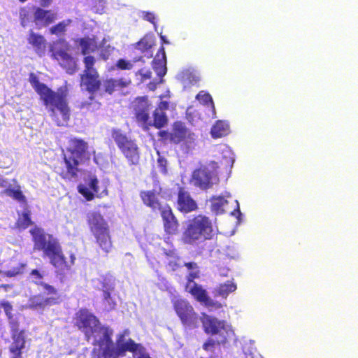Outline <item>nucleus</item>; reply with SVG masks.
<instances>
[{
  "label": "nucleus",
  "instance_id": "2eb2a0df",
  "mask_svg": "<svg viewBox=\"0 0 358 358\" xmlns=\"http://www.w3.org/2000/svg\"><path fill=\"white\" fill-rule=\"evenodd\" d=\"M185 289L194 298L195 300L203 303L207 307H222L220 303H215L212 299H210L208 296L206 290L203 289L201 285L194 281L193 282L187 281Z\"/></svg>",
  "mask_w": 358,
  "mask_h": 358
},
{
  "label": "nucleus",
  "instance_id": "4d7b16f0",
  "mask_svg": "<svg viewBox=\"0 0 358 358\" xmlns=\"http://www.w3.org/2000/svg\"><path fill=\"white\" fill-rule=\"evenodd\" d=\"M164 255L167 257H170L171 259H180V257L177 255L176 250H165Z\"/></svg>",
  "mask_w": 358,
  "mask_h": 358
},
{
  "label": "nucleus",
  "instance_id": "de8ad7c7",
  "mask_svg": "<svg viewBox=\"0 0 358 358\" xmlns=\"http://www.w3.org/2000/svg\"><path fill=\"white\" fill-rule=\"evenodd\" d=\"M179 260L180 259H170L166 266L167 270L171 272L178 270L181 266Z\"/></svg>",
  "mask_w": 358,
  "mask_h": 358
},
{
  "label": "nucleus",
  "instance_id": "49530a36",
  "mask_svg": "<svg viewBox=\"0 0 358 358\" xmlns=\"http://www.w3.org/2000/svg\"><path fill=\"white\" fill-rule=\"evenodd\" d=\"M135 75L136 76H139L141 77L140 78V81L141 83H143L146 80H148V79L151 78V77H152V72L149 69L145 70L144 69H139L138 71H136L135 73Z\"/></svg>",
  "mask_w": 358,
  "mask_h": 358
},
{
  "label": "nucleus",
  "instance_id": "72a5a7b5",
  "mask_svg": "<svg viewBox=\"0 0 358 358\" xmlns=\"http://www.w3.org/2000/svg\"><path fill=\"white\" fill-rule=\"evenodd\" d=\"M34 223L31 219V213L29 210H24L19 216L15 222V228L20 230H24L32 225Z\"/></svg>",
  "mask_w": 358,
  "mask_h": 358
},
{
  "label": "nucleus",
  "instance_id": "4c0bfd02",
  "mask_svg": "<svg viewBox=\"0 0 358 358\" xmlns=\"http://www.w3.org/2000/svg\"><path fill=\"white\" fill-rule=\"evenodd\" d=\"M196 99L201 104L210 107L212 110L215 111V105L211 95L205 91H200L196 96Z\"/></svg>",
  "mask_w": 358,
  "mask_h": 358
},
{
  "label": "nucleus",
  "instance_id": "4be33fe9",
  "mask_svg": "<svg viewBox=\"0 0 358 358\" xmlns=\"http://www.w3.org/2000/svg\"><path fill=\"white\" fill-rule=\"evenodd\" d=\"M27 42L33 48L38 56L40 57L45 56L47 48V41L42 34L36 33L32 29L29 30L27 36Z\"/></svg>",
  "mask_w": 358,
  "mask_h": 358
},
{
  "label": "nucleus",
  "instance_id": "5fc2aeb1",
  "mask_svg": "<svg viewBox=\"0 0 358 358\" xmlns=\"http://www.w3.org/2000/svg\"><path fill=\"white\" fill-rule=\"evenodd\" d=\"M30 275L33 277V282L36 284V281H41L43 275L37 269H33Z\"/></svg>",
  "mask_w": 358,
  "mask_h": 358
},
{
  "label": "nucleus",
  "instance_id": "9b49d317",
  "mask_svg": "<svg viewBox=\"0 0 358 358\" xmlns=\"http://www.w3.org/2000/svg\"><path fill=\"white\" fill-rule=\"evenodd\" d=\"M215 173L207 166H200L192 175L191 181L194 185L202 190H207L213 185Z\"/></svg>",
  "mask_w": 358,
  "mask_h": 358
},
{
  "label": "nucleus",
  "instance_id": "1a4fd4ad",
  "mask_svg": "<svg viewBox=\"0 0 358 358\" xmlns=\"http://www.w3.org/2000/svg\"><path fill=\"white\" fill-rule=\"evenodd\" d=\"M75 325L81 330L87 341L96 331L100 322L99 319L86 308L80 309L75 317Z\"/></svg>",
  "mask_w": 358,
  "mask_h": 358
},
{
  "label": "nucleus",
  "instance_id": "4468645a",
  "mask_svg": "<svg viewBox=\"0 0 358 358\" xmlns=\"http://www.w3.org/2000/svg\"><path fill=\"white\" fill-rule=\"evenodd\" d=\"M162 188L157 185L152 190H144L140 192V197L145 206L149 207L153 212H159L164 205L159 200Z\"/></svg>",
  "mask_w": 358,
  "mask_h": 358
},
{
  "label": "nucleus",
  "instance_id": "0e129e2a",
  "mask_svg": "<svg viewBox=\"0 0 358 358\" xmlns=\"http://www.w3.org/2000/svg\"><path fill=\"white\" fill-rule=\"evenodd\" d=\"M160 38H161L162 43H166V44L169 43V42L166 40V36L161 35Z\"/></svg>",
  "mask_w": 358,
  "mask_h": 358
},
{
  "label": "nucleus",
  "instance_id": "052dcab7",
  "mask_svg": "<svg viewBox=\"0 0 358 358\" xmlns=\"http://www.w3.org/2000/svg\"><path fill=\"white\" fill-rule=\"evenodd\" d=\"M159 83H155V82H150L148 84V88L150 90V91H155L156 89H157V84Z\"/></svg>",
  "mask_w": 358,
  "mask_h": 358
},
{
  "label": "nucleus",
  "instance_id": "7ed1b4c3",
  "mask_svg": "<svg viewBox=\"0 0 358 358\" xmlns=\"http://www.w3.org/2000/svg\"><path fill=\"white\" fill-rule=\"evenodd\" d=\"M88 143L78 138H71L66 152L62 154L63 166L59 167L57 172L64 180H72L78 176L79 165L83 160H89Z\"/></svg>",
  "mask_w": 358,
  "mask_h": 358
},
{
  "label": "nucleus",
  "instance_id": "f257e3e1",
  "mask_svg": "<svg viewBox=\"0 0 358 358\" xmlns=\"http://www.w3.org/2000/svg\"><path fill=\"white\" fill-rule=\"evenodd\" d=\"M29 81L39 95L43 105L49 108L50 116L56 124L59 127L66 126L71 116L68 88L66 86L61 87L55 92L41 83L34 73H29Z\"/></svg>",
  "mask_w": 358,
  "mask_h": 358
},
{
  "label": "nucleus",
  "instance_id": "5701e85b",
  "mask_svg": "<svg viewBox=\"0 0 358 358\" xmlns=\"http://www.w3.org/2000/svg\"><path fill=\"white\" fill-rule=\"evenodd\" d=\"M76 43L80 48V52L85 57L91 56L90 54L100 50L101 45H99L96 36H88L78 38Z\"/></svg>",
  "mask_w": 358,
  "mask_h": 358
},
{
  "label": "nucleus",
  "instance_id": "13d9d810",
  "mask_svg": "<svg viewBox=\"0 0 358 358\" xmlns=\"http://www.w3.org/2000/svg\"><path fill=\"white\" fill-rule=\"evenodd\" d=\"M113 290H103V297L105 301H106L108 304H111L110 301H112L111 299V294L110 292Z\"/></svg>",
  "mask_w": 358,
  "mask_h": 358
},
{
  "label": "nucleus",
  "instance_id": "c756f323",
  "mask_svg": "<svg viewBox=\"0 0 358 358\" xmlns=\"http://www.w3.org/2000/svg\"><path fill=\"white\" fill-rule=\"evenodd\" d=\"M153 122H150L149 126H152L156 129H160L168 124V117L166 112H162L155 110L152 114Z\"/></svg>",
  "mask_w": 358,
  "mask_h": 358
},
{
  "label": "nucleus",
  "instance_id": "ddd939ff",
  "mask_svg": "<svg viewBox=\"0 0 358 358\" xmlns=\"http://www.w3.org/2000/svg\"><path fill=\"white\" fill-rule=\"evenodd\" d=\"M19 322L16 321V327L10 325L13 342L9 346V352L14 355L13 358H22V350L25 348L26 340L24 331H19Z\"/></svg>",
  "mask_w": 358,
  "mask_h": 358
},
{
  "label": "nucleus",
  "instance_id": "680f3d73",
  "mask_svg": "<svg viewBox=\"0 0 358 358\" xmlns=\"http://www.w3.org/2000/svg\"><path fill=\"white\" fill-rule=\"evenodd\" d=\"M13 287V285L12 284H1L0 285V289H3L6 292L12 289Z\"/></svg>",
  "mask_w": 358,
  "mask_h": 358
},
{
  "label": "nucleus",
  "instance_id": "dca6fc26",
  "mask_svg": "<svg viewBox=\"0 0 358 358\" xmlns=\"http://www.w3.org/2000/svg\"><path fill=\"white\" fill-rule=\"evenodd\" d=\"M164 232L168 235H176L179 231V222L169 204H165L159 211Z\"/></svg>",
  "mask_w": 358,
  "mask_h": 358
},
{
  "label": "nucleus",
  "instance_id": "b1692460",
  "mask_svg": "<svg viewBox=\"0 0 358 358\" xmlns=\"http://www.w3.org/2000/svg\"><path fill=\"white\" fill-rule=\"evenodd\" d=\"M152 69L157 74V76L160 78V80L159 83H162L164 80L162 79L163 76H164L166 73V57L165 53V49L163 46H161L158 50V52L152 60Z\"/></svg>",
  "mask_w": 358,
  "mask_h": 358
},
{
  "label": "nucleus",
  "instance_id": "473e14b6",
  "mask_svg": "<svg viewBox=\"0 0 358 358\" xmlns=\"http://www.w3.org/2000/svg\"><path fill=\"white\" fill-rule=\"evenodd\" d=\"M72 23L71 19L62 20L55 25L52 26L49 29L48 32L51 35H55L57 36H63L66 31V27Z\"/></svg>",
  "mask_w": 358,
  "mask_h": 358
},
{
  "label": "nucleus",
  "instance_id": "0eeeda50",
  "mask_svg": "<svg viewBox=\"0 0 358 358\" xmlns=\"http://www.w3.org/2000/svg\"><path fill=\"white\" fill-rule=\"evenodd\" d=\"M83 62L85 69L83 74L80 75V86L84 87L85 90L92 94L90 99L93 100L92 94L101 89L102 82L99 72L94 68L96 63L95 57L94 56H86L83 57Z\"/></svg>",
  "mask_w": 358,
  "mask_h": 358
},
{
  "label": "nucleus",
  "instance_id": "774afa93",
  "mask_svg": "<svg viewBox=\"0 0 358 358\" xmlns=\"http://www.w3.org/2000/svg\"><path fill=\"white\" fill-rule=\"evenodd\" d=\"M141 59H142V57H140L138 59H136L134 62L141 60Z\"/></svg>",
  "mask_w": 358,
  "mask_h": 358
},
{
  "label": "nucleus",
  "instance_id": "ea45409f",
  "mask_svg": "<svg viewBox=\"0 0 358 358\" xmlns=\"http://www.w3.org/2000/svg\"><path fill=\"white\" fill-rule=\"evenodd\" d=\"M225 345L224 343L220 342L219 340L213 337L208 338L206 341L203 344V349L206 352H214L216 347Z\"/></svg>",
  "mask_w": 358,
  "mask_h": 358
},
{
  "label": "nucleus",
  "instance_id": "7c9ffc66",
  "mask_svg": "<svg viewBox=\"0 0 358 358\" xmlns=\"http://www.w3.org/2000/svg\"><path fill=\"white\" fill-rule=\"evenodd\" d=\"M155 45V38L150 34H145L139 41L134 44L136 50L145 52L151 49Z\"/></svg>",
  "mask_w": 358,
  "mask_h": 358
},
{
  "label": "nucleus",
  "instance_id": "338daca9",
  "mask_svg": "<svg viewBox=\"0 0 358 358\" xmlns=\"http://www.w3.org/2000/svg\"><path fill=\"white\" fill-rule=\"evenodd\" d=\"M138 358H150L148 354H141Z\"/></svg>",
  "mask_w": 358,
  "mask_h": 358
},
{
  "label": "nucleus",
  "instance_id": "37998d69",
  "mask_svg": "<svg viewBox=\"0 0 358 358\" xmlns=\"http://www.w3.org/2000/svg\"><path fill=\"white\" fill-rule=\"evenodd\" d=\"M117 352V346L113 347V345H106L103 348L102 355L105 358H111L113 357H118Z\"/></svg>",
  "mask_w": 358,
  "mask_h": 358
},
{
  "label": "nucleus",
  "instance_id": "2f4dec72",
  "mask_svg": "<svg viewBox=\"0 0 358 358\" xmlns=\"http://www.w3.org/2000/svg\"><path fill=\"white\" fill-rule=\"evenodd\" d=\"M236 288V285L233 281L228 280L217 286L216 289V294L226 299L230 293L235 292Z\"/></svg>",
  "mask_w": 358,
  "mask_h": 358
},
{
  "label": "nucleus",
  "instance_id": "6e6552de",
  "mask_svg": "<svg viewBox=\"0 0 358 358\" xmlns=\"http://www.w3.org/2000/svg\"><path fill=\"white\" fill-rule=\"evenodd\" d=\"M173 309L182 324L189 329L199 327L200 317L189 301L185 299H176L173 301Z\"/></svg>",
  "mask_w": 358,
  "mask_h": 358
},
{
  "label": "nucleus",
  "instance_id": "20e7f679",
  "mask_svg": "<svg viewBox=\"0 0 358 358\" xmlns=\"http://www.w3.org/2000/svg\"><path fill=\"white\" fill-rule=\"evenodd\" d=\"M213 236L211 220L205 215H198L187 221L181 241L184 244L193 245L199 241L210 240Z\"/></svg>",
  "mask_w": 358,
  "mask_h": 358
},
{
  "label": "nucleus",
  "instance_id": "3c124183",
  "mask_svg": "<svg viewBox=\"0 0 358 358\" xmlns=\"http://www.w3.org/2000/svg\"><path fill=\"white\" fill-rule=\"evenodd\" d=\"M103 290H114L115 285L110 279L104 278L101 282Z\"/></svg>",
  "mask_w": 358,
  "mask_h": 358
},
{
  "label": "nucleus",
  "instance_id": "09e8293b",
  "mask_svg": "<svg viewBox=\"0 0 358 358\" xmlns=\"http://www.w3.org/2000/svg\"><path fill=\"white\" fill-rule=\"evenodd\" d=\"M158 155H159L158 159H157L158 166L161 169V171L163 173H167V169H166L167 160L166 159L165 157H164L163 156H161L159 155V152H158Z\"/></svg>",
  "mask_w": 358,
  "mask_h": 358
},
{
  "label": "nucleus",
  "instance_id": "f704fd0d",
  "mask_svg": "<svg viewBox=\"0 0 358 358\" xmlns=\"http://www.w3.org/2000/svg\"><path fill=\"white\" fill-rule=\"evenodd\" d=\"M3 193L20 203H27L26 196L24 195L23 192L20 189V187H18L17 189H13L11 187L6 188L3 191Z\"/></svg>",
  "mask_w": 358,
  "mask_h": 358
},
{
  "label": "nucleus",
  "instance_id": "f8f14e48",
  "mask_svg": "<svg viewBox=\"0 0 358 358\" xmlns=\"http://www.w3.org/2000/svg\"><path fill=\"white\" fill-rule=\"evenodd\" d=\"M176 209L182 213H189L198 209V205L185 187L178 185Z\"/></svg>",
  "mask_w": 358,
  "mask_h": 358
},
{
  "label": "nucleus",
  "instance_id": "c85d7f7f",
  "mask_svg": "<svg viewBox=\"0 0 358 358\" xmlns=\"http://www.w3.org/2000/svg\"><path fill=\"white\" fill-rule=\"evenodd\" d=\"M88 185L97 198H103L108 194V185L102 184L101 186H99V180L96 176L90 178Z\"/></svg>",
  "mask_w": 358,
  "mask_h": 358
},
{
  "label": "nucleus",
  "instance_id": "aec40b11",
  "mask_svg": "<svg viewBox=\"0 0 358 358\" xmlns=\"http://www.w3.org/2000/svg\"><path fill=\"white\" fill-rule=\"evenodd\" d=\"M131 83V80L129 78H106L102 82V91L103 93L110 95L115 91L127 87Z\"/></svg>",
  "mask_w": 358,
  "mask_h": 358
},
{
  "label": "nucleus",
  "instance_id": "e433bc0d",
  "mask_svg": "<svg viewBox=\"0 0 358 358\" xmlns=\"http://www.w3.org/2000/svg\"><path fill=\"white\" fill-rule=\"evenodd\" d=\"M184 266L187 269L192 270L187 275V281L193 282L194 279L199 278L200 276V271L197 263L194 262H186Z\"/></svg>",
  "mask_w": 358,
  "mask_h": 358
},
{
  "label": "nucleus",
  "instance_id": "58836bf2",
  "mask_svg": "<svg viewBox=\"0 0 358 358\" xmlns=\"http://www.w3.org/2000/svg\"><path fill=\"white\" fill-rule=\"evenodd\" d=\"M26 268V264L20 263L15 267L3 272V275L8 278L16 277L24 273Z\"/></svg>",
  "mask_w": 358,
  "mask_h": 358
},
{
  "label": "nucleus",
  "instance_id": "6e6d98bb",
  "mask_svg": "<svg viewBox=\"0 0 358 358\" xmlns=\"http://www.w3.org/2000/svg\"><path fill=\"white\" fill-rule=\"evenodd\" d=\"M157 135L159 137L161 138L162 140H164V141L169 140L170 142H171V133H169V131H165V130L159 131L157 133Z\"/></svg>",
  "mask_w": 358,
  "mask_h": 358
},
{
  "label": "nucleus",
  "instance_id": "423d86ee",
  "mask_svg": "<svg viewBox=\"0 0 358 358\" xmlns=\"http://www.w3.org/2000/svg\"><path fill=\"white\" fill-rule=\"evenodd\" d=\"M110 134L118 149L129 164L137 165L140 161V151L136 141L129 137L120 129L113 128L111 129Z\"/></svg>",
  "mask_w": 358,
  "mask_h": 358
},
{
  "label": "nucleus",
  "instance_id": "69168bd1",
  "mask_svg": "<svg viewBox=\"0 0 358 358\" xmlns=\"http://www.w3.org/2000/svg\"><path fill=\"white\" fill-rule=\"evenodd\" d=\"M90 103H87V102L82 103L80 105V108H88V106H90Z\"/></svg>",
  "mask_w": 358,
  "mask_h": 358
},
{
  "label": "nucleus",
  "instance_id": "79ce46f5",
  "mask_svg": "<svg viewBox=\"0 0 358 358\" xmlns=\"http://www.w3.org/2000/svg\"><path fill=\"white\" fill-rule=\"evenodd\" d=\"M105 42V39H103L101 42V43L100 45H101V47L100 48H101L100 50V52L99 54V59L103 60V61H107L110 55H111V51L113 50V48L110 47V45H108L106 47H105L104 48H103V45Z\"/></svg>",
  "mask_w": 358,
  "mask_h": 358
},
{
  "label": "nucleus",
  "instance_id": "a878e982",
  "mask_svg": "<svg viewBox=\"0 0 358 358\" xmlns=\"http://www.w3.org/2000/svg\"><path fill=\"white\" fill-rule=\"evenodd\" d=\"M96 239V243L99 248L106 253L108 254L113 248L110 229L93 235Z\"/></svg>",
  "mask_w": 358,
  "mask_h": 358
},
{
  "label": "nucleus",
  "instance_id": "603ef678",
  "mask_svg": "<svg viewBox=\"0 0 358 358\" xmlns=\"http://www.w3.org/2000/svg\"><path fill=\"white\" fill-rule=\"evenodd\" d=\"M143 17L144 20L150 22V23L155 25L156 21H155V15L152 12H143Z\"/></svg>",
  "mask_w": 358,
  "mask_h": 358
},
{
  "label": "nucleus",
  "instance_id": "39448f33",
  "mask_svg": "<svg viewBox=\"0 0 358 358\" xmlns=\"http://www.w3.org/2000/svg\"><path fill=\"white\" fill-rule=\"evenodd\" d=\"M203 331L213 338L226 344L234 335L231 326L224 320H220L215 317L202 313L200 317Z\"/></svg>",
  "mask_w": 358,
  "mask_h": 358
},
{
  "label": "nucleus",
  "instance_id": "864d4df0",
  "mask_svg": "<svg viewBox=\"0 0 358 358\" xmlns=\"http://www.w3.org/2000/svg\"><path fill=\"white\" fill-rule=\"evenodd\" d=\"M169 102L168 101H161L155 110L162 111V112H166V110H169Z\"/></svg>",
  "mask_w": 358,
  "mask_h": 358
},
{
  "label": "nucleus",
  "instance_id": "cd10ccee",
  "mask_svg": "<svg viewBox=\"0 0 358 358\" xmlns=\"http://www.w3.org/2000/svg\"><path fill=\"white\" fill-rule=\"evenodd\" d=\"M230 132L229 124L223 120H217L210 129V135L213 138H220L228 135Z\"/></svg>",
  "mask_w": 358,
  "mask_h": 358
},
{
  "label": "nucleus",
  "instance_id": "412c9836",
  "mask_svg": "<svg viewBox=\"0 0 358 358\" xmlns=\"http://www.w3.org/2000/svg\"><path fill=\"white\" fill-rule=\"evenodd\" d=\"M171 135V143L179 144L186 141L187 139H192L194 134L187 128L184 122L176 121L173 124Z\"/></svg>",
  "mask_w": 358,
  "mask_h": 358
},
{
  "label": "nucleus",
  "instance_id": "6ab92c4d",
  "mask_svg": "<svg viewBox=\"0 0 358 358\" xmlns=\"http://www.w3.org/2000/svg\"><path fill=\"white\" fill-rule=\"evenodd\" d=\"M87 222L93 235L109 229L107 222L98 212L89 213L87 215Z\"/></svg>",
  "mask_w": 358,
  "mask_h": 358
},
{
  "label": "nucleus",
  "instance_id": "c03bdc74",
  "mask_svg": "<svg viewBox=\"0 0 358 358\" xmlns=\"http://www.w3.org/2000/svg\"><path fill=\"white\" fill-rule=\"evenodd\" d=\"M78 192L80 193L87 201L93 200L95 197L94 194L91 192L87 187L80 185Z\"/></svg>",
  "mask_w": 358,
  "mask_h": 358
},
{
  "label": "nucleus",
  "instance_id": "393cba45",
  "mask_svg": "<svg viewBox=\"0 0 358 358\" xmlns=\"http://www.w3.org/2000/svg\"><path fill=\"white\" fill-rule=\"evenodd\" d=\"M124 334H120L116 339L117 353V356H124L126 352H136L141 345L136 343L133 339L129 338L126 342H124Z\"/></svg>",
  "mask_w": 358,
  "mask_h": 358
},
{
  "label": "nucleus",
  "instance_id": "e2e57ef3",
  "mask_svg": "<svg viewBox=\"0 0 358 358\" xmlns=\"http://www.w3.org/2000/svg\"><path fill=\"white\" fill-rule=\"evenodd\" d=\"M40 2L42 6L47 7L50 4L51 0H40Z\"/></svg>",
  "mask_w": 358,
  "mask_h": 358
},
{
  "label": "nucleus",
  "instance_id": "8fccbe9b",
  "mask_svg": "<svg viewBox=\"0 0 358 358\" xmlns=\"http://www.w3.org/2000/svg\"><path fill=\"white\" fill-rule=\"evenodd\" d=\"M36 285L43 287V289L48 291V294L57 293V289L53 286L48 285V283L43 282L42 281H36Z\"/></svg>",
  "mask_w": 358,
  "mask_h": 358
},
{
  "label": "nucleus",
  "instance_id": "c9c22d12",
  "mask_svg": "<svg viewBox=\"0 0 358 358\" xmlns=\"http://www.w3.org/2000/svg\"><path fill=\"white\" fill-rule=\"evenodd\" d=\"M212 202L211 203V210L215 213L222 214L224 213V206L227 203V201L224 197L222 196H213L210 199Z\"/></svg>",
  "mask_w": 358,
  "mask_h": 358
},
{
  "label": "nucleus",
  "instance_id": "9d476101",
  "mask_svg": "<svg viewBox=\"0 0 358 358\" xmlns=\"http://www.w3.org/2000/svg\"><path fill=\"white\" fill-rule=\"evenodd\" d=\"M62 43L60 41L55 42L50 47V56L58 62L59 65L66 70L69 74H73L77 70V64L73 56L68 52L67 45L65 48H57V45Z\"/></svg>",
  "mask_w": 358,
  "mask_h": 358
},
{
  "label": "nucleus",
  "instance_id": "f3484780",
  "mask_svg": "<svg viewBox=\"0 0 358 358\" xmlns=\"http://www.w3.org/2000/svg\"><path fill=\"white\" fill-rule=\"evenodd\" d=\"M150 103H149L148 96H138L134 101L135 116L137 122L149 126V109Z\"/></svg>",
  "mask_w": 358,
  "mask_h": 358
},
{
  "label": "nucleus",
  "instance_id": "a19ab883",
  "mask_svg": "<svg viewBox=\"0 0 358 358\" xmlns=\"http://www.w3.org/2000/svg\"><path fill=\"white\" fill-rule=\"evenodd\" d=\"M20 19L21 25L25 27L31 22V15L29 11L25 8H22L20 10Z\"/></svg>",
  "mask_w": 358,
  "mask_h": 358
},
{
  "label": "nucleus",
  "instance_id": "bb28decb",
  "mask_svg": "<svg viewBox=\"0 0 358 358\" xmlns=\"http://www.w3.org/2000/svg\"><path fill=\"white\" fill-rule=\"evenodd\" d=\"M58 303V299L55 297L43 298L40 294L33 296L29 299V306L32 308L43 309L48 306Z\"/></svg>",
  "mask_w": 358,
  "mask_h": 358
},
{
  "label": "nucleus",
  "instance_id": "bf43d9fd",
  "mask_svg": "<svg viewBox=\"0 0 358 358\" xmlns=\"http://www.w3.org/2000/svg\"><path fill=\"white\" fill-rule=\"evenodd\" d=\"M103 338H104L107 345H108V344H110V345H112L113 341L111 340L110 335L108 332L106 331L104 333Z\"/></svg>",
  "mask_w": 358,
  "mask_h": 358
},
{
  "label": "nucleus",
  "instance_id": "a211bd4d",
  "mask_svg": "<svg viewBox=\"0 0 358 358\" xmlns=\"http://www.w3.org/2000/svg\"><path fill=\"white\" fill-rule=\"evenodd\" d=\"M57 19V15L52 10H45L39 7L34 8V22L38 29L46 27Z\"/></svg>",
  "mask_w": 358,
  "mask_h": 358
},
{
  "label": "nucleus",
  "instance_id": "f03ea898",
  "mask_svg": "<svg viewBox=\"0 0 358 358\" xmlns=\"http://www.w3.org/2000/svg\"><path fill=\"white\" fill-rule=\"evenodd\" d=\"M29 233L32 236L34 250L42 252V257L49 259L53 267L64 271L70 270L74 265L75 255L71 253L70 262H67L59 240L53 235L47 234L43 229L36 226L31 229Z\"/></svg>",
  "mask_w": 358,
  "mask_h": 358
},
{
  "label": "nucleus",
  "instance_id": "a18cd8bd",
  "mask_svg": "<svg viewBox=\"0 0 358 358\" xmlns=\"http://www.w3.org/2000/svg\"><path fill=\"white\" fill-rule=\"evenodd\" d=\"M115 66L120 70H130L133 68V64L129 61L120 59L117 61Z\"/></svg>",
  "mask_w": 358,
  "mask_h": 358
}]
</instances>
